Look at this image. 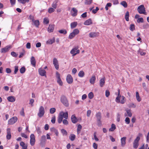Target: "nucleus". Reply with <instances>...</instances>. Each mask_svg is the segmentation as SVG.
Returning a JSON list of instances; mask_svg holds the SVG:
<instances>
[{
	"mask_svg": "<svg viewBox=\"0 0 149 149\" xmlns=\"http://www.w3.org/2000/svg\"><path fill=\"white\" fill-rule=\"evenodd\" d=\"M55 41V38L54 37L52 39L48 40L47 41V43L48 44H52Z\"/></svg>",
	"mask_w": 149,
	"mask_h": 149,
	"instance_id": "obj_27",
	"label": "nucleus"
},
{
	"mask_svg": "<svg viewBox=\"0 0 149 149\" xmlns=\"http://www.w3.org/2000/svg\"><path fill=\"white\" fill-rule=\"evenodd\" d=\"M56 121V119H55V116H54L52 118V120H51V122L52 123H53L54 124L55 123Z\"/></svg>",
	"mask_w": 149,
	"mask_h": 149,
	"instance_id": "obj_60",
	"label": "nucleus"
},
{
	"mask_svg": "<svg viewBox=\"0 0 149 149\" xmlns=\"http://www.w3.org/2000/svg\"><path fill=\"white\" fill-rule=\"evenodd\" d=\"M59 114L61 115H62L63 117L65 119H67L68 117V114L67 112L65 113H64L63 112H61Z\"/></svg>",
	"mask_w": 149,
	"mask_h": 149,
	"instance_id": "obj_18",
	"label": "nucleus"
},
{
	"mask_svg": "<svg viewBox=\"0 0 149 149\" xmlns=\"http://www.w3.org/2000/svg\"><path fill=\"white\" fill-rule=\"evenodd\" d=\"M20 146L22 147V149H27V145L23 141L21 142L20 143Z\"/></svg>",
	"mask_w": 149,
	"mask_h": 149,
	"instance_id": "obj_24",
	"label": "nucleus"
},
{
	"mask_svg": "<svg viewBox=\"0 0 149 149\" xmlns=\"http://www.w3.org/2000/svg\"><path fill=\"white\" fill-rule=\"evenodd\" d=\"M120 4L124 6L125 8L127 7V3L125 1H123L121 2Z\"/></svg>",
	"mask_w": 149,
	"mask_h": 149,
	"instance_id": "obj_43",
	"label": "nucleus"
},
{
	"mask_svg": "<svg viewBox=\"0 0 149 149\" xmlns=\"http://www.w3.org/2000/svg\"><path fill=\"white\" fill-rule=\"evenodd\" d=\"M105 78L104 77L101 79L100 81L99 84L101 87H102L105 84Z\"/></svg>",
	"mask_w": 149,
	"mask_h": 149,
	"instance_id": "obj_19",
	"label": "nucleus"
},
{
	"mask_svg": "<svg viewBox=\"0 0 149 149\" xmlns=\"http://www.w3.org/2000/svg\"><path fill=\"white\" fill-rule=\"evenodd\" d=\"M126 137H123L121 139V145L122 147H124L126 144Z\"/></svg>",
	"mask_w": 149,
	"mask_h": 149,
	"instance_id": "obj_17",
	"label": "nucleus"
},
{
	"mask_svg": "<svg viewBox=\"0 0 149 149\" xmlns=\"http://www.w3.org/2000/svg\"><path fill=\"white\" fill-rule=\"evenodd\" d=\"M93 147L94 149H97V144L95 143H94L93 144Z\"/></svg>",
	"mask_w": 149,
	"mask_h": 149,
	"instance_id": "obj_64",
	"label": "nucleus"
},
{
	"mask_svg": "<svg viewBox=\"0 0 149 149\" xmlns=\"http://www.w3.org/2000/svg\"><path fill=\"white\" fill-rule=\"evenodd\" d=\"M97 125L98 126H100L102 125V123L101 120H97Z\"/></svg>",
	"mask_w": 149,
	"mask_h": 149,
	"instance_id": "obj_62",
	"label": "nucleus"
},
{
	"mask_svg": "<svg viewBox=\"0 0 149 149\" xmlns=\"http://www.w3.org/2000/svg\"><path fill=\"white\" fill-rule=\"evenodd\" d=\"M17 120L16 117H13L8 120V124L10 125L13 124L17 121Z\"/></svg>",
	"mask_w": 149,
	"mask_h": 149,
	"instance_id": "obj_7",
	"label": "nucleus"
},
{
	"mask_svg": "<svg viewBox=\"0 0 149 149\" xmlns=\"http://www.w3.org/2000/svg\"><path fill=\"white\" fill-rule=\"evenodd\" d=\"M7 135L6 136V139L8 140L10 139L11 137V135L10 132V128H8L7 129Z\"/></svg>",
	"mask_w": 149,
	"mask_h": 149,
	"instance_id": "obj_13",
	"label": "nucleus"
},
{
	"mask_svg": "<svg viewBox=\"0 0 149 149\" xmlns=\"http://www.w3.org/2000/svg\"><path fill=\"white\" fill-rule=\"evenodd\" d=\"M54 29V25H49L48 28V31L49 32H51L53 31Z\"/></svg>",
	"mask_w": 149,
	"mask_h": 149,
	"instance_id": "obj_25",
	"label": "nucleus"
},
{
	"mask_svg": "<svg viewBox=\"0 0 149 149\" xmlns=\"http://www.w3.org/2000/svg\"><path fill=\"white\" fill-rule=\"evenodd\" d=\"M99 33L97 32H91L89 34V36L91 38H95L98 36Z\"/></svg>",
	"mask_w": 149,
	"mask_h": 149,
	"instance_id": "obj_12",
	"label": "nucleus"
},
{
	"mask_svg": "<svg viewBox=\"0 0 149 149\" xmlns=\"http://www.w3.org/2000/svg\"><path fill=\"white\" fill-rule=\"evenodd\" d=\"M11 47L10 46H7L1 49V53H5L8 52L10 48Z\"/></svg>",
	"mask_w": 149,
	"mask_h": 149,
	"instance_id": "obj_11",
	"label": "nucleus"
},
{
	"mask_svg": "<svg viewBox=\"0 0 149 149\" xmlns=\"http://www.w3.org/2000/svg\"><path fill=\"white\" fill-rule=\"evenodd\" d=\"M8 100L10 102H14L15 100V98L13 96H10L7 97Z\"/></svg>",
	"mask_w": 149,
	"mask_h": 149,
	"instance_id": "obj_23",
	"label": "nucleus"
},
{
	"mask_svg": "<svg viewBox=\"0 0 149 149\" xmlns=\"http://www.w3.org/2000/svg\"><path fill=\"white\" fill-rule=\"evenodd\" d=\"M121 117V115L119 113H118L117 116V121L118 122H119L120 121V118Z\"/></svg>",
	"mask_w": 149,
	"mask_h": 149,
	"instance_id": "obj_49",
	"label": "nucleus"
},
{
	"mask_svg": "<svg viewBox=\"0 0 149 149\" xmlns=\"http://www.w3.org/2000/svg\"><path fill=\"white\" fill-rule=\"evenodd\" d=\"M99 10V8L98 7H96L95 9H93L92 10V13L94 14H95Z\"/></svg>",
	"mask_w": 149,
	"mask_h": 149,
	"instance_id": "obj_57",
	"label": "nucleus"
},
{
	"mask_svg": "<svg viewBox=\"0 0 149 149\" xmlns=\"http://www.w3.org/2000/svg\"><path fill=\"white\" fill-rule=\"evenodd\" d=\"M71 120L72 122L73 123H76L78 121V119L74 115H73L71 117Z\"/></svg>",
	"mask_w": 149,
	"mask_h": 149,
	"instance_id": "obj_15",
	"label": "nucleus"
},
{
	"mask_svg": "<svg viewBox=\"0 0 149 149\" xmlns=\"http://www.w3.org/2000/svg\"><path fill=\"white\" fill-rule=\"evenodd\" d=\"M72 32L76 36L79 33V31L78 29H74Z\"/></svg>",
	"mask_w": 149,
	"mask_h": 149,
	"instance_id": "obj_39",
	"label": "nucleus"
},
{
	"mask_svg": "<svg viewBox=\"0 0 149 149\" xmlns=\"http://www.w3.org/2000/svg\"><path fill=\"white\" fill-rule=\"evenodd\" d=\"M140 139V137L139 136H137L134 140L133 143V147L135 149H136L139 145V142Z\"/></svg>",
	"mask_w": 149,
	"mask_h": 149,
	"instance_id": "obj_4",
	"label": "nucleus"
},
{
	"mask_svg": "<svg viewBox=\"0 0 149 149\" xmlns=\"http://www.w3.org/2000/svg\"><path fill=\"white\" fill-rule=\"evenodd\" d=\"M46 137L45 136H42L41 138L40 145L42 147H44L45 144L46 142Z\"/></svg>",
	"mask_w": 149,
	"mask_h": 149,
	"instance_id": "obj_6",
	"label": "nucleus"
},
{
	"mask_svg": "<svg viewBox=\"0 0 149 149\" xmlns=\"http://www.w3.org/2000/svg\"><path fill=\"white\" fill-rule=\"evenodd\" d=\"M33 22L34 23V25L36 27H38V26L39 25V22L38 20H34V21H33Z\"/></svg>",
	"mask_w": 149,
	"mask_h": 149,
	"instance_id": "obj_32",
	"label": "nucleus"
},
{
	"mask_svg": "<svg viewBox=\"0 0 149 149\" xmlns=\"http://www.w3.org/2000/svg\"><path fill=\"white\" fill-rule=\"evenodd\" d=\"M143 20L142 17L139 18L137 20L138 23L143 22Z\"/></svg>",
	"mask_w": 149,
	"mask_h": 149,
	"instance_id": "obj_56",
	"label": "nucleus"
},
{
	"mask_svg": "<svg viewBox=\"0 0 149 149\" xmlns=\"http://www.w3.org/2000/svg\"><path fill=\"white\" fill-rule=\"evenodd\" d=\"M61 132L63 134V135H66L67 134V132L64 129H62L61 130Z\"/></svg>",
	"mask_w": 149,
	"mask_h": 149,
	"instance_id": "obj_46",
	"label": "nucleus"
},
{
	"mask_svg": "<svg viewBox=\"0 0 149 149\" xmlns=\"http://www.w3.org/2000/svg\"><path fill=\"white\" fill-rule=\"evenodd\" d=\"M44 22L46 24H47L49 23V20L47 19L46 18H45L44 19Z\"/></svg>",
	"mask_w": 149,
	"mask_h": 149,
	"instance_id": "obj_61",
	"label": "nucleus"
},
{
	"mask_svg": "<svg viewBox=\"0 0 149 149\" xmlns=\"http://www.w3.org/2000/svg\"><path fill=\"white\" fill-rule=\"evenodd\" d=\"M45 113V109L44 107L41 106L39 109V112L38 114V115L40 118H41L43 116Z\"/></svg>",
	"mask_w": 149,
	"mask_h": 149,
	"instance_id": "obj_3",
	"label": "nucleus"
},
{
	"mask_svg": "<svg viewBox=\"0 0 149 149\" xmlns=\"http://www.w3.org/2000/svg\"><path fill=\"white\" fill-rule=\"evenodd\" d=\"M135 25L134 24H131L130 25V29L132 31H133L135 30Z\"/></svg>",
	"mask_w": 149,
	"mask_h": 149,
	"instance_id": "obj_44",
	"label": "nucleus"
},
{
	"mask_svg": "<svg viewBox=\"0 0 149 149\" xmlns=\"http://www.w3.org/2000/svg\"><path fill=\"white\" fill-rule=\"evenodd\" d=\"M30 143L31 146H33L35 142V136L33 134H31L30 136Z\"/></svg>",
	"mask_w": 149,
	"mask_h": 149,
	"instance_id": "obj_8",
	"label": "nucleus"
},
{
	"mask_svg": "<svg viewBox=\"0 0 149 149\" xmlns=\"http://www.w3.org/2000/svg\"><path fill=\"white\" fill-rule=\"evenodd\" d=\"M137 10L140 14H143L145 15L147 14V13L146 12L145 8L143 5H141L139 6Z\"/></svg>",
	"mask_w": 149,
	"mask_h": 149,
	"instance_id": "obj_1",
	"label": "nucleus"
},
{
	"mask_svg": "<svg viewBox=\"0 0 149 149\" xmlns=\"http://www.w3.org/2000/svg\"><path fill=\"white\" fill-rule=\"evenodd\" d=\"M63 123L65 125H67L68 124V122L66 119H64L63 120Z\"/></svg>",
	"mask_w": 149,
	"mask_h": 149,
	"instance_id": "obj_58",
	"label": "nucleus"
},
{
	"mask_svg": "<svg viewBox=\"0 0 149 149\" xmlns=\"http://www.w3.org/2000/svg\"><path fill=\"white\" fill-rule=\"evenodd\" d=\"M129 12L128 11H127L126 12L125 15V20L127 21H128L129 20Z\"/></svg>",
	"mask_w": 149,
	"mask_h": 149,
	"instance_id": "obj_35",
	"label": "nucleus"
},
{
	"mask_svg": "<svg viewBox=\"0 0 149 149\" xmlns=\"http://www.w3.org/2000/svg\"><path fill=\"white\" fill-rule=\"evenodd\" d=\"M82 128V126L81 125L79 124L78 126V127L77 128V132L78 133H79L78 132L80 131L81 130V129Z\"/></svg>",
	"mask_w": 149,
	"mask_h": 149,
	"instance_id": "obj_54",
	"label": "nucleus"
},
{
	"mask_svg": "<svg viewBox=\"0 0 149 149\" xmlns=\"http://www.w3.org/2000/svg\"><path fill=\"white\" fill-rule=\"evenodd\" d=\"M14 74H16L18 70V67L17 66H15L14 67Z\"/></svg>",
	"mask_w": 149,
	"mask_h": 149,
	"instance_id": "obj_48",
	"label": "nucleus"
},
{
	"mask_svg": "<svg viewBox=\"0 0 149 149\" xmlns=\"http://www.w3.org/2000/svg\"><path fill=\"white\" fill-rule=\"evenodd\" d=\"M75 36L72 33V32L69 35V38L70 39H72L75 37Z\"/></svg>",
	"mask_w": 149,
	"mask_h": 149,
	"instance_id": "obj_51",
	"label": "nucleus"
},
{
	"mask_svg": "<svg viewBox=\"0 0 149 149\" xmlns=\"http://www.w3.org/2000/svg\"><path fill=\"white\" fill-rule=\"evenodd\" d=\"M31 64L33 67L36 66V61L35 58L33 56H32L31 59Z\"/></svg>",
	"mask_w": 149,
	"mask_h": 149,
	"instance_id": "obj_22",
	"label": "nucleus"
},
{
	"mask_svg": "<svg viewBox=\"0 0 149 149\" xmlns=\"http://www.w3.org/2000/svg\"><path fill=\"white\" fill-rule=\"evenodd\" d=\"M136 98L137 101L139 102H140L141 101V99L139 96V93L138 92H136Z\"/></svg>",
	"mask_w": 149,
	"mask_h": 149,
	"instance_id": "obj_33",
	"label": "nucleus"
},
{
	"mask_svg": "<svg viewBox=\"0 0 149 149\" xmlns=\"http://www.w3.org/2000/svg\"><path fill=\"white\" fill-rule=\"evenodd\" d=\"M96 80L95 76V75H92L89 80V81L91 84H94Z\"/></svg>",
	"mask_w": 149,
	"mask_h": 149,
	"instance_id": "obj_21",
	"label": "nucleus"
},
{
	"mask_svg": "<svg viewBox=\"0 0 149 149\" xmlns=\"http://www.w3.org/2000/svg\"><path fill=\"white\" fill-rule=\"evenodd\" d=\"M110 92L108 90H106L105 91V96L107 97H108L110 95Z\"/></svg>",
	"mask_w": 149,
	"mask_h": 149,
	"instance_id": "obj_55",
	"label": "nucleus"
},
{
	"mask_svg": "<svg viewBox=\"0 0 149 149\" xmlns=\"http://www.w3.org/2000/svg\"><path fill=\"white\" fill-rule=\"evenodd\" d=\"M11 55L13 57H17L18 55L16 53L14 52H12L11 53Z\"/></svg>",
	"mask_w": 149,
	"mask_h": 149,
	"instance_id": "obj_53",
	"label": "nucleus"
},
{
	"mask_svg": "<svg viewBox=\"0 0 149 149\" xmlns=\"http://www.w3.org/2000/svg\"><path fill=\"white\" fill-rule=\"evenodd\" d=\"M92 22L91 19H89L85 21L84 24L85 25H89L92 24Z\"/></svg>",
	"mask_w": 149,
	"mask_h": 149,
	"instance_id": "obj_20",
	"label": "nucleus"
},
{
	"mask_svg": "<svg viewBox=\"0 0 149 149\" xmlns=\"http://www.w3.org/2000/svg\"><path fill=\"white\" fill-rule=\"evenodd\" d=\"M61 102L66 107H68L69 106V103L66 97L62 95L61 97Z\"/></svg>",
	"mask_w": 149,
	"mask_h": 149,
	"instance_id": "obj_2",
	"label": "nucleus"
},
{
	"mask_svg": "<svg viewBox=\"0 0 149 149\" xmlns=\"http://www.w3.org/2000/svg\"><path fill=\"white\" fill-rule=\"evenodd\" d=\"M78 75L80 77H83L84 75V73L83 71H81L79 72Z\"/></svg>",
	"mask_w": 149,
	"mask_h": 149,
	"instance_id": "obj_38",
	"label": "nucleus"
},
{
	"mask_svg": "<svg viewBox=\"0 0 149 149\" xmlns=\"http://www.w3.org/2000/svg\"><path fill=\"white\" fill-rule=\"evenodd\" d=\"M57 1H55L53 2L52 5V6L53 8L56 9V8L57 6Z\"/></svg>",
	"mask_w": 149,
	"mask_h": 149,
	"instance_id": "obj_34",
	"label": "nucleus"
},
{
	"mask_svg": "<svg viewBox=\"0 0 149 149\" xmlns=\"http://www.w3.org/2000/svg\"><path fill=\"white\" fill-rule=\"evenodd\" d=\"M55 11V9L54 8H51L48 9V12L49 13H51L53 12H54Z\"/></svg>",
	"mask_w": 149,
	"mask_h": 149,
	"instance_id": "obj_52",
	"label": "nucleus"
},
{
	"mask_svg": "<svg viewBox=\"0 0 149 149\" xmlns=\"http://www.w3.org/2000/svg\"><path fill=\"white\" fill-rule=\"evenodd\" d=\"M97 120H101V114L100 112L97 113L96 114Z\"/></svg>",
	"mask_w": 149,
	"mask_h": 149,
	"instance_id": "obj_37",
	"label": "nucleus"
},
{
	"mask_svg": "<svg viewBox=\"0 0 149 149\" xmlns=\"http://www.w3.org/2000/svg\"><path fill=\"white\" fill-rule=\"evenodd\" d=\"M66 80L68 83L71 84L73 81V78L71 75L68 74L66 77Z\"/></svg>",
	"mask_w": 149,
	"mask_h": 149,
	"instance_id": "obj_10",
	"label": "nucleus"
},
{
	"mask_svg": "<svg viewBox=\"0 0 149 149\" xmlns=\"http://www.w3.org/2000/svg\"><path fill=\"white\" fill-rule=\"evenodd\" d=\"M25 71L26 69L24 67H22L20 69V72L22 74L24 73L25 72Z\"/></svg>",
	"mask_w": 149,
	"mask_h": 149,
	"instance_id": "obj_42",
	"label": "nucleus"
},
{
	"mask_svg": "<svg viewBox=\"0 0 149 149\" xmlns=\"http://www.w3.org/2000/svg\"><path fill=\"white\" fill-rule=\"evenodd\" d=\"M125 97L123 96H122L121 97V100L120 102L122 104H123L125 103Z\"/></svg>",
	"mask_w": 149,
	"mask_h": 149,
	"instance_id": "obj_41",
	"label": "nucleus"
},
{
	"mask_svg": "<svg viewBox=\"0 0 149 149\" xmlns=\"http://www.w3.org/2000/svg\"><path fill=\"white\" fill-rule=\"evenodd\" d=\"M53 63L56 69L57 70L59 69V65L58 61L56 58H54L53 59Z\"/></svg>",
	"mask_w": 149,
	"mask_h": 149,
	"instance_id": "obj_9",
	"label": "nucleus"
},
{
	"mask_svg": "<svg viewBox=\"0 0 149 149\" xmlns=\"http://www.w3.org/2000/svg\"><path fill=\"white\" fill-rule=\"evenodd\" d=\"M58 32L61 33L63 34L64 35L66 34L67 33V31L65 29H62L59 30Z\"/></svg>",
	"mask_w": 149,
	"mask_h": 149,
	"instance_id": "obj_40",
	"label": "nucleus"
},
{
	"mask_svg": "<svg viewBox=\"0 0 149 149\" xmlns=\"http://www.w3.org/2000/svg\"><path fill=\"white\" fill-rule=\"evenodd\" d=\"M29 19H30L31 20L32 22L34 21V16L32 15H30L29 16Z\"/></svg>",
	"mask_w": 149,
	"mask_h": 149,
	"instance_id": "obj_63",
	"label": "nucleus"
},
{
	"mask_svg": "<svg viewBox=\"0 0 149 149\" xmlns=\"http://www.w3.org/2000/svg\"><path fill=\"white\" fill-rule=\"evenodd\" d=\"M77 25V23L76 22H74L71 23L70 24L71 29H72L76 27Z\"/></svg>",
	"mask_w": 149,
	"mask_h": 149,
	"instance_id": "obj_28",
	"label": "nucleus"
},
{
	"mask_svg": "<svg viewBox=\"0 0 149 149\" xmlns=\"http://www.w3.org/2000/svg\"><path fill=\"white\" fill-rule=\"evenodd\" d=\"M63 118L62 115H61L59 114V116L58 117V121L59 123H60L62 122V121L63 120Z\"/></svg>",
	"mask_w": 149,
	"mask_h": 149,
	"instance_id": "obj_30",
	"label": "nucleus"
},
{
	"mask_svg": "<svg viewBox=\"0 0 149 149\" xmlns=\"http://www.w3.org/2000/svg\"><path fill=\"white\" fill-rule=\"evenodd\" d=\"M56 111V109L55 108H52L50 109V113L51 114H53Z\"/></svg>",
	"mask_w": 149,
	"mask_h": 149,
	"instance_id": "obj_47",
	"label": "nucleus"
},
{
	"mask_svg": "<svg viewBox=\"0 0 149 149\" xmlns=\"http://www.w3.org/2000/svg\"><path fill=\"white\" fill-rule=\"evenodd\" d=\"M78 48L75 47L72 49L70 51V53L72 54V56H74L76 55L77 54L79 53L80 51L79 49L77 50Z\"/></svg>",
	"mask_w": 149,
	"mask_h": 149,
	"instance_id": "obj_5",
	"label": "nucleus"
},
{
	"mask_svg": "<svg viewBox=\"0 0 149 149\" xmlns=\"http://www.w3.org/2000/svg\"><path fill=\"white\" fill-rule=\"evenodd\" d=\"M57 81L60 86H62L63 85V82L61 78L57 79Z\"/></svg>",
	"mask_w": 149,
	"mask_h": 149,
	"instance_id": "obj_50",
	"label": "nucleus"
},
{
	"mask_svg": "<svg viewBox=\"0 0 149 149\" xmlns=\"http://www.w3.org/2000/svg\"><path fill=\"white\" fill-rule=\"evenodd\" d=\"M126 111L128 115L127 116L129 117H131L132 116V114L131 112V111L130 109H126Z\"/></svg>",
	"mask_w": 149,
	"mask_h": 149,
	"instance_id": "obj_36",
	"label": "nucleus"
},
{
	"mask_svg": "<svg viewBox=\"0 0 149 149\" xmlns=\"http://www.w3.org/2000/svg\"><path fill=\"white\" fill-rule=\"evenodd\" d=\"M38 72L40 74L41 76H46V71L41 68H40L38 70Z\"/></svg>",
	"mask_w": 149,
	"mask_h": 149,
	"instance_id": "obj_14",
	"label": "nucleus"
},
{
	"mask_svg": "<svg viewBox=\"0 0 149 149\" xmlns=\"http://www.w3.org/2000/svg\"><path fill=\"white\" fill-rule=\"evenodd\" d=\"M89 98L90 99H92L94 96L93 93L92 92H90L88 95Z\"/></svg>",
	"mask_w": 149,
	"mask_h": 149,
	"instance_id": "obj_45",
	"label": "nucleus"
},
{
	"mask_svg": "<svg viewBox=\"0 0 149 149\" xmlns=\"http://www.w3.org/2000/svg\"><path fill=\"white\" fill-rule=\"evenodd\" d=\"M120 90L119 89H118V96L116 97V101L118 103H119L120 102V98H121V96L120 94Z\"/></svg>",
	"mask_w": 149,
	"mask_h": 149,
	"instance_id": "obj_16",
	"label": "nucleus"
},
{
	"mask_svg": "<svg viewBox=\"0 0 149 149\" xmlns=\"http://www.w3.org/2000/svg\"><path fill=\"white\" fill-rule=\"evenodd\" d=\"M72 10L74 12L73 13L72 12V16L74 17L76 16L77 15L78 11L75 8H73L72 9Z\"/></svg>",
	"mask_w": 149,
	"mask_h": 149,
	"instance_id": "obj_26",
	"label": "nucleus"
},
{
	"mask_svg": "<svg viewBox=\"0 0 149 149\" xmlns=\"http://www.w3.org/2000/svg\"><path fill=\"white\" fill-rule=\"evenodd\" d=\"M75 135L73 134H70V136H69V139L71 141H74L75 139Z\"/></svg>",
	"mask_w": 149,
	"mask_h": 149,
	"instance_id": "obj_31",
	"label": "nucleus"
},
{
	"mask_svg": "<svg viewBox=\"0 0 149 149\" xmlns=\"http://www.w3.org/2000/svg\"><path fill=\"white\" fill-rule=\"evenodd\" d=\"M125 121L126 123L127 124H129L130 123V118L128 117H127L125 119Z\"/></svg>",
	"mask_w": 149,
	"mask_h": 149,
	"instance_id": "obj_59",
	"label": "nucleus"
},
{
	"mask_svg": "<svg viewBox=\"0 0 149 149\" xmlns=\"http://www.w3.org/2000/svg\"><path fill=\"white\" fill-rule=\"evenodd\" d=\"M116 128V127L115 125L114 124H112L111 125V128L109 129V131L110 132H113Z\"/></svg>",
	"mask_w": 149,
	"mask_h": 149,
	"instance_id": "obj_29",
	"label": "nucleus"
}]
</instances>
